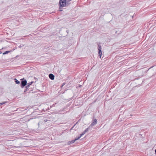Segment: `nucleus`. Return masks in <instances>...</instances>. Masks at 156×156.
Returning a JSON list of instances; mask_svg holds the SVG:
<instances>
[{
    "instance_id": "nucleus-1",
    "label": "nucleus",
    "mask_w": 156,
    "mask_h": 156,
    "mask_svg": "<svg viewBox=\"0 0 156 156\" xmlns=\"http://www.w3.org/2000/svg\"><path fill=\"white\" fill-rule=\"evenodd\" d=\"M70 3H68L66 0H59L58 2L59 9L58 11L62 12L63 10V7H68L70 5Z\"/></svg>"
},
{
    "instance_id": "nucleus-2",
    "label": "nucleus",
    "mask_w": 156,
    "mask_h": 156,
    "mask_svg": "<svg viewBox=\"0 0 156 156\" xmlns=\"http://www.w3.org/2000/svg\"><path fill=\"white\" fill-rule=\"evenodd\" d=\"M21 82L20 87L21 88H23L27 84V82L26 80H25L24 78L21 79Z\"/></svg>"
},
{
    "instance_id": "nucleus-3",
    "label": "nucleus",
    "mask_w": 156,
    "mask_h": 156,
    "mask_svg": "<svg viewBox=\"0 0 156 156\" xmlns=\"http://www.w3.org/2000/svg\"><path fill=\"white\" fill-rule=\"evenodd\" d=\"M97 119H94V117L93 118V120L91 124L90 125L91 126H92L95 125L97 124Z\"/></svg>"
},
{
    "instance_id": "nucleus-4",
    "label": "nucleus",
    "mask_w": 156,
    "mask_h": 156,
    "mask_svg": "<svg viewBox=\"0 0 156 156\" xmlns=\"http://www.w3.org/2000/svg\"><path fill=\"white\" fill-rule=\"evenodd\" d=\"M49 77L51 80H53L55 78V76L53 74L50 73L49 75Z\"/></svg>"
},
{
    "instance_id": "nucleus-5",
    "label": "nucleus",
    "mask_w": 156,
    "mask_h": 156,
    "mask_svg": "<svg viewBox=\"0 0 156 156\" xmlns=\"http://www.w3.org/2000/svg\"><path fill=\"white\" fill-rule=\"evenodd\" d=\"M98 54L99 55L100 58H101L102 55L101 50H98Z\"/></svg>"
},
{
    "instance_id": "nucleus-6",
    "label": "nucleus",
    "mask_w": 156,
    "mask_h": 156,
    "mask_svg": "<svg viewBox=\"0 0 156 156\" xmlns=\"http://www.w3.org/2000/svg\"><path fill=\"white\" fill-rule=\"evenodd\" d=\"M14 81L17 84H19L20 83V82L16 78L14 79Z\"/></svg>"
},
{
    "instance_id": "nucleus-7",
    "label": "nucleus",
    "mask_w": 156,
    "mask_h": 156,
    "mask_svg": "<svg viewBox=\"0 0 156 156\" xmlns=\"http://www.w3.org/2000/svg\"><path fill=\"white\" fill-rule=\"evenodd\" d=\"M75 141L74 140H73L71 141H69L68 142V145H69L70 144H73L75 142Z\"/></svg>"
},
{
    "instance_id": "nucleus-8",
    "label": "nucleus",
    "mask_w": 156,
    "mask_h": 156,
    "mask_svg": "<svg viewBox=\"0 0 156 156\" xmlns=\"http://www.w3.org/2000/svg\"><path fill=\"white\" fill-rule=\"evenodd\" d=\"M29 86L27 85L26 86V89H27V90H28V91H29L28 92L29 93H30V92L31 91V90H30V88H29Z\"/></svg>"
},
{
    "instance_id": "nucleus-9",
    "label": "nucleus",
    "mask_w": 156,
    "mask_h": 156,
    "mask_svg": "<svg viewBox=\"0 0 156 156\" xmlns=\"http://www.w3.org/2000/svg\"><path fill=\"white\" fill-rule=\"evenodd\" d=\"M90 127V126H89L86 129L84 130L85 132L86 133H87L89 130Z\"/></svg>"
},
{
    "instance_id": "nucleus-10",
    "label": "nucleus",
    "mask_w": 156,
    "mask_h": 156,
    "mask_svg": "<svg viewBox=\"0 0 156 156\" xmlns=\"http://www.w3.org/2000/svg\"><path fill=\"white\" fill-rule=\"evenodd\" d=\"M10 51H5L3 53V55H5L7 54H8V53H9L10 52Z\"/></svg>"
},
{
    "instance_id": "nucleus-11",
    "label": "nucleus",
    "mask_w": 156,
    "mask_h": 156,
    "mask_svg": "<svg viewBox=\"0 0 156 156\" xmlns=\"http://www.w3.org/2000/svg\"><path fill=\"white\" fill-rule=\"evenodd\" d=\"M98 50H101V45L99 44H98Z\"/></svg>"
},
{
    "instance_id": "nucleus-12",
    "label": "nucleus",
    "mask_w": 156,
    "mask_h": 156,
    "mask_svg": "<svg viewBox=\"0 0 156 156\" xmlns=\"http://www.w3.org/2000/svg\"><path fill=\"white\" fill-rule=\"evenodd\" d=\"M33 83H34V82L33 81H32L31 82H30V83H27V86H29L30 87V85H31Z\"/></svg>"
},
{
    "instance_id": "nucleus-13",
    "label": "nucleus",
    "mask_w": 156,
    "mask_h": 156,
    "mask_svg": "<svg viewBox=\"0 0 156 156\" xmlns=\"http://www.w3.org/2000/svg\"><path fill=\"white\" fill-rule=\"evenodd\" d=\"M7 103L6 101H4L2 103H0V105H3V104H5Z\"/></svg>"
},
{
    "instance_id": "nucleus-14",
    "label": "nucleus",
    "mask_w": 156,
    "mask_h": 156,
    "mask_svg": "<svg viewBox=\"0 0 156 156\" xmlns=\"http://www.w3.org/2000/svg\"><path fill=\"white\" fill-rule=\"evenodd\" d=\"M79 139H80V137H76L74 139V140L75 141H76V140H78Z\"/></svg>"
},
{
    "instance_id": "nucleus-15",
    "label": "nucleus",
    "mask_w": 156,
    "mask_h": 156,
    "mask_svg": "<svg viewBox=\"0 0 156 156\" xmlns=\"http://www.w3.org/2000/svg\"><path fill=\"white\" fill-rule=\"evenodd\" d=\"M24 46V45L23 44H22V45H20L19 46L18 48H20Z\"/></svg>"
},
{
    "instance_id": "nucleus-16",
    "label": "nucleus",
    "mask_w": 156,
    "mask_h": 156,
    "mask_svg": "<svg viewBox=\"0 0 156 156\" xmlns=\"http://www.w3.org/2000/svg\"><path fill=\"white\" fill-rule=\"evenodd\" d=\"M66 83H63L62 84V85L61 87V88H62V87L66 84Z\"/></svg>"
},
{
    "instance_id": "nucleus-17",
    "label": "nucleus",
    "mask_w": 156,
    "mask_h": 156,
    "mask_svg": "<svg viewBox=\"0 0 156 156\" xmlns=\"http://www.w3.org/2000/svg\"><path fill=\"white\" fill-rule=\"evenodd\" d=\"M27 91H28V90H27L26 88V89L24 91V93L26 94V92Z\"/></svg>"
},
{
    "instance_id": "nucleus-18",
    "label": "nucleus",
    "mask_w": 156,
    "mask_h": 156,
    "mask_svg": "<svg viewBox=\"0 0 156 156\" xmlns=\"http://www.w3.org/2000/svg\"><path fill=\"white\" fill-rule=\"evenodd\" d=\"M85 133H86L84 131L81 134H82V135H84Z\"/></svg>"
},
{
    "instance_id": "nucleus-19",
    "label": "nucleus",
    "mask_w": 156,
    "mask_h": 156,
    "mask_svg": "<svg viewBox=\"0 0 156 156\" xmlns=\"http://www.w3.org/2000/svg\"><path fill=\"white\" fill-rule=\"evenodd\" d=\"M83 135L81 134L79 135V136H78L79 137H80H80L82 136Z\"/></svg>"
},
{
    "instance_id": "nucleus-20",
    "label": "nucleus",
    "mask_w": 156,
    "mask_h": 156,
    "mask_svg": "<svg viewBox=\"0 0 156 156\" xmlns=\"http://www.w3.org/2000/svg\"><path fill=\"white\" fill-rule=\"evenodd\" d=\"M75 125H76V124H75V125H74V126H73L72 127L71 129V130H72V129L75 126Z\"/></svg>"
},
{
    "instance_id": "nucleus-21",
    "label": "nucleus",
    "mask_w": 156,
    "mask_h": 156,
    "mask_svg": "<svg viewBox=\"0 0 156 156\" xmlns=\"http://www.w3.org/2000/svg\"><path fill=\"white\" fill-rule=\"evenodd\" d=\"M16 147L18 148H20V146H17V147Z\"/></svg>"
},
{
    "instance_id": "nucleus-22",
    "label": "nucleus",
    "mask_w": 156,
    "mask_h": 156,
    "mask_svg": "<svg viewBox=\"0 0 156 156\" xmlns=\"http://www.w3.org/2000/svg\"><path fill=\"white\" fill-rule=\"evenodd\" d=\"M66 32H67V33L68 34V33H69V31H68V30H66Z\"/></svg>"
},
{
    "instance_id": "nucleus-23",
    "label": "nucleus",
    "mask_w": 156,
    "mask_h": 156,
    "mask_svg": "<svg viewBox=\"0 0 156 156\" xmlns=\"http://www.w3.org/2000/svg\"><path fill=\"white\" fill-rule=\"evenodd\" d=\"M47 121V120H44V122H46Z\"/></svg>"
},
{
    "instance_id": "nucleus-24",
    "label": "nucleus",
    "mask_w": 156,
    "mask_h": 156,
    "mask_svg": "<svg viewBox=\"0 0 156 156\" xmlns=\"http://www.w3.org/2000/svg\"><path fill=\"white\" fill-rule=\"evenodd\" d=\"M2 52L1 51H0V54H1Z\"/></svg>"
},
{
    "instance_id": "nucleus-25",
    "label": "nucleus",
    "mask_w": 156,
    "mask_h": 156,
    "mask_svg": "<svg viewBox=\"0 0 156 156\" xmlns=\"http://www.w3.org/2000/svg\"><path fill=\"white\" fill-rule=\"evenodd\" d=\"M155 153L156 154V149L155 150Z\"/></svg>"
},
{
    "instance_id": "nucleus-26",
    "label": "nucleus",
    "mask_w": 156,
    "mask_h": 156,
    "mask_svg": "<svg viewBox=\"0 0 156 156\" xmlns=\"http://www.w3.org/2000/svg\"><path fill=\"white\" fill-rule=\"evenodd\" d=\"M130 116H132V115H130Z\"/></svg>"
},
{
    "instance_id": "nucleus-27",
    "label": "nucleus",
    "mask_w": 156,
    "mask_h": 156,
    "mask_svg": "<svg viewBox=\"0 0 156 156\" xmlns=\"http://www.w3.org/2000/svg\"><path fill=\"white\" fill-rule=\"evenodd\" d=\"M39 123H38V125H39Z\"/></svg>"
}]
</instances>
